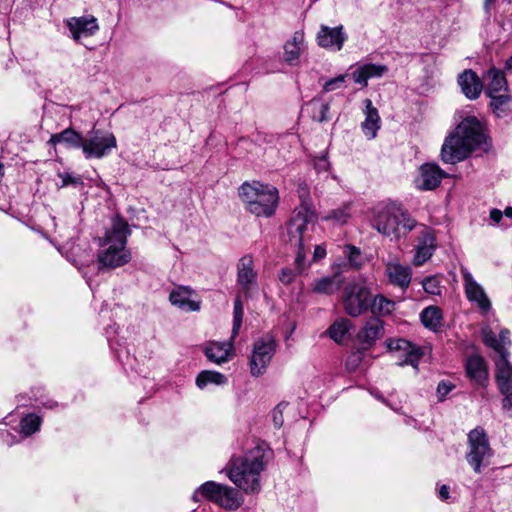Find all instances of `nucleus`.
Instances as JSON below:
<instances>
[{
	"label": "nucleus",
	"instance_id": "16",
	"mask_svg": "<svg viewBox=\"0 0 512 512\" xmlns=\"http://www.w3.org/2000/svg\"><path fill=\"white\" fill-rule=\"evenodd\" d=\"M66 25L76 41L81 37L92 36L99 30L97 19L92 15L71 17L66 20Z\"/></svg>",
	"mask_w": 512,
	"mask_h": 512
},
{
	"label": "nucleus",
	"instance_id": "41",
	"mask_svg": "<svg viewBox=\"0 0 512 512\" xmlns=\"http://www.w3.org/2000/svg\"><path fill=\"white\" fill-rule=\"evenodd\" d=\"M491 98V108L493 109V112L498 117H503L507 113V107L508 103L510 101V97L504 93V94H494V95H488Z\"/></svg>",
	"mask_w": 512,
	"mask_h": 512
},
{
	"label": "nucleus",
	"instance_id": "10",
	"mask_svg": "<svg viewBox=\"0 0 512 512\" xmlns=\"http://www.w3.org/2000/svg\"><path fill=\"white\" fill-rule=\"evenodd\" d=\"M116 146L117 141L113 133L94 129L83 138L82 151L86 158H102Z\"/></svg>",
	"mask_w": 512,
	"mask_h": 512
},
{
	"label": "nucleus",
	"instance_id": "38",
	"mask_svg": "<svg viewBox=\"0 0 512 512\" xmlns=\"http://www.w3.org/2000/svg\"><path fill=\"white\" fill-rule=\"evenodd\" d=\"M227 383V378L224 374L216 371H202L196 378V385L203 389L208 384L224 385Z\"/></svg>",
	"mask_w": 512,
	"mask_h": 512
},
{
	"label": "nucleus",
	"instance_id": "36",
	"mask_svg": "<svg viewBox=\"0 0 512 512\" xmlns=\"http://www.w3.org/2000/svg\"><path fill=\"white\" fill-rule=\"evenodd\" d=\"M352 328V323L347 318H339L337 319L328 329V334L332 340L336 343H342L350 329Z\"/></svg>",
	"mask_w": 512,
	"mask_h": 512
},
{
	"label": "nucleus",
	"instance_id": "35",
	"mask_svg": "<svg viewBox=\"0 0 512 512\" xmlns=\"http://www.w3.org/2000/svg\"><path fill=\"white\" fill-rule=\"evenodd\" d=\"M396 303L382 294L371 296L369 309L374 315L387 316L395 310Z\"/></svg>",
	"mask_w": 512,
	"mask_h": 512
},
{
	"label": "nucleus",
	"instance_id": "26",
	"mask_svg": "<svg viewBox=\"0 0 512 512\" xmlns=\"http://www.w3.org/2000/svg\"><path fill=\"white\" fill-rule=\"evenodd\" d=\"M509 356H498L495 360L496 382L500 392H508L512 388V366Z\"/></svg>",
	"mask_w": 512,
	"mask_h": 512
},
{
	"label": "nucleus",
	"instance_id": "15",
	"mask_svg": "<svg viewBox=\"0 0 512 512\" xmlns=\"http://www.w3.org/2000/svg\"><path fill=\"white\" fill-rule=\"evenodd\" d=\"M445 177H447V174L436 163H424L419 168L415 185L423 191L434 190Z\"/></svg>",
	"mask_w": 512,
	"mask_h": 512
},
{
	"label": "nucleus",
	"instance_id": "37",
	"mask_svg": "<svg viewBox=\"0 0 512 512\" xmlns=\"http://www.w3.org/2000/svg\"><path fill=\"white\" fill-rule=\"evenodd\" d=\"M423 325L433 331L441 327L442 315L438 307L429 306L425 308L420 315Z\"/></svg>",
	"mask_w": 512,
	"mask_h": 512
},
{
	"label": "nucleus",
	"instance_id": "8",
	"mask_svg": "<svg viewBox=\"0 0 512 512\" xmlns=\"http://www.w3.org/2000/svg\"><path fill=\"white\" fill-rule=\"evenodd\" d=\"M492 456L493 450L484 429L477 427L471 430L468 433V451L465 458L473 471L481 473L482 468L490 465Z\"/></svg>",
	"mask_w": 512,
	"mask_h": 512
},
{
	"label": "nucleus",
	"instance_id": "24",
	"mask_svg": "<svg viewBox=\"0 0 512 512\" xmlns=\"http://www.w3.org/2000/svg\"><path fill=\"white\" fill-rule=\"evenodd\" d=\"M458 84L461 91L468 99L475 100L481 94L482 82L477 74L471 69H467L459 75Z\"/></svg>",
	"mask_w": 512,
	"mask_h": 512
},
{
	"label": "nucleus",
	"instance_id": "60",
	"mask_svg": "<svg viewBox=\"0 0 512 512\" xmlns=\"http://www.w3.org/2000/svg\"><path fill=\"white\" fill-rule=\"evenodd\" d=\"M59 238H60L62 241H64L65 235H64L63 233L59 232Z\"/></svg>",
	"mask_w": 512,
	"mask_h": 512
},
{
	"label": "nucleus",
	"instance_id": "4",
	"mask_svg": "<svg viewBox=\"0 0 512 512\" xmlns=\"http://www.w3.org/2000/svg\"><path fill=\"white\" fill-rule=\"evenodd\" d=\"M129 234L128 223L119 216L113 217L110 228L99 239L101 249L97 260L100 268L114 269L130 262L131 252L126 247Z\"/></svg>",
	"mask_w": 512,
	"mask_h": 512
},
{
	"label": "nucleus",
	"instance_id": "53",
	"mask_svg": "<svg viewBox=\"0 0 512 512\" xmlns=\"http://www.w3.org/2000/svg\"><path fill=\"white\" fill-rule=\"evenodd\" d=\"M326 255V250L324 247L322 246H315V249H314V254H313V260L314 261H319L321 259H323Z\"/></svg>",
	"mask_w": 512,
	"mask_h": 512
},
{
	"label": "nucleus",
	"instance_id": "27",
	"mask_svg": "<svg viewBox=\"0 0 512 512\" xmlns=\"http://www.w3.org/2000/svg\"><path fill=\"white\" fill-rule=\"evenodd\" d=\"M384 334V324L379 318L373 317L366 321L358 333L361 342L371 345Z\"/></svg>",
	"mask_w": 512,
	"mask_h": 512
},
{
	"label": "nucleus",
	"instance_id": "20",
	"mask_svg": "<svg viewBox=\"0 0 512 512\" xmlns=\"http://www.w3.org/2000/svg\"><path fill=\"white\" fill-rule=\"evenodd\" d=\"M465 368L470 380L482 387L487 385L489 374L483 357L479 355L470 356L466 361Z\"/></svg>",
	"mask_w": 512,
	"mask_h": 512
},
{
	"label": "nucleus",
	"instance_id": "55",
	"mask_svg": "<svg viewBox=\"0 0 512 512\" xmlns=\"http://www.w3.org/2000/svg\"><path fill=\"white\" fill-rule=\"evenodd\" d=\"M67 259L69 261H71L75 266H77L78 268L82 267V266H85L87 265L90 261H92V258H89V259H85V260H82V259H76V258H73L71 255H66Z\"/></svg>",
	"mask_w": 512,
	"mask_h": 512
},
{
	"label": "nucleus",
	"instance_id": "40",
	"mask_svg": "<svg viewBox=\"0 0 512 512\" xmlns=\"http://www.w3.org/2000/svg\"><path fill=\"white\" fill-rule=\"evenodd\" d=\"M483 342L486 346L492 348L497 352L498 356H509V352L507 349H503V345L499 344L498 338L495 333L489 329L485 328L482 331Z\"/></svg>",
	"mask_w": 512,
	"mask_h": 512
},
{
	"label": "nucleus",
	"instance_id": "32",
	"mask_svg": "<svg viewBox=\"0 0 512 512\" xmlns=\"http://www.w3.org/2000/svg\"><path fill=\"white\" fill-rule=\"evenodd\" d=\"M487 88L486 93L488 95L499 94L500 92L507 91V81L504 74L495 68H491L487 71Z\"/></svg>",
	"mask_w": 512,
	"mask_h": 512
},
{
	"label": "nucleus",
	"instance_id": "17",
	"mask_svg": "<svg viewBox=\"0 0 512 512\" xmlns=\"http://www.w3.org/2000/svg\"><path fill=\"white\" fill-rule=\"evenodd\" d=\"M346 38L347 37L343 32L342 26L330 28L326 25H322L317 34V42L319 46L333 51H339Z\"/></svg>",
	"mask_w": 512,
	"mask_h": 512
},
{
	"label": "nucleus",
	"instance_id": "7",
	"mask_svg": "<svg viewBox=\"0 0 512 512\" xmlns=\"http://www.w3.org/2000/svg\"><path fill=\"white\" fill-rule=\"evenodd\" d=\"M372 283L359 276L347 282L342 289L341 303L344 312L353 318L359 317L369 310Z\"/></svg>",
	"mask_w": 512,
	"mask_h": 512
},
{
	"label": "nucleus",
	"instance_id": "25",
	"mask_svg": "<svg viewBox=\"0 0 512 512\" xmlns=\"http://www.w3.org/2000/svg\"><path fill=\"white\" fill-rule=\"evenodd\" d=\"M386 275L393 285L407 288L411 281L412 271L407 265L398 262H389L386 265Z\"/></svg>",
	"mask_w": 512,
	"mask_h": 512
},
{
	"label": "nucleus",
	"instance_id": "43",
	"mask_svg": "<svg viewBox=\"0 0 512 512\" xmlns=\"http://www.w3.org/2000/svg\"><path fill=\"white\" fill-rule=\"evenodd\" d=\"M233 327H232V333L231 337L235 338L242 325V319H243V305L241 302L240 295L237 296V298L234 301V311H233Z\"/></svg>",
	"mask_w": 512,
	"mask_h": 512
},
{
	"label": "nucleus",
	"instance_id": "45",
	"mask_svg": "<svg viewBox=\"0 0 512 512\" xmlns=\"http://www.w3.org/2000/svg\"><path fill=\"white\" fill-rule=\"evenodd\" d=\"M346 75H339L325 82L323 85L324 92L334 91L342 86L345 82Z\"/></svg>",
	"mask_w": 512,
	"mask_h": 512
},
{
	"label": "nucleus",
	"instance_id": "42",
	"mask_svg": "<svg viewBox=\"0 0 512 512\" xmlns=\"http://www.w3.org/2000/svg\"><path fill=\"white\" fill-rule=\"evenodd\" d=\"M342 253L347 257L350 267L358 269L362 266L361 251L356 246L350 244L344 245Z\"/></svg>",
	"mask_w": 512,
	"mask_h": 512
},
{
	"label": "nucleus",
	"instance_id": "58",
	"mask_svg": "<svg viewBox=\"0 0 512 512\" xmlns=\"http://www.w3.org/2000/svg\"><path fill=\"white\" fill-rule=\"evenodd\" d=\"M43 405L49 409L55 408L58 404L55 401L49 400L48 402L43 403Z\"/></svg>",
	"mask_w": 512,
	"mask_h": 512
},
{
	"label": "nucleus",
	"instance_id": "51",
	"mask_svg": "<svg viewBox=\"0 0 512 512\" xmlns=\"http://www.w3.org/2000/svg\"><path fill=\"white\" fill-rule=\"evenodd\" d=\"M314 166L318 172H322L328 171L330 164L328 162L327 157L325 155H322L315 160Z\"/></svg>",
	"mask_w": 512,
	"mask_h": 512
},
{
	"label": "nucleus",
	"instance_id": "50",
	"mask_svg": "<svg viewBox=\"0 0 512 512\" xmlns=\"http://www.w3.org/2000/svg\"><path fill=\"white\" fill-rule=\"evenodd\" d=\"M294 277H295L294 272L289 268H285V269L281 270V273L279 275V280L283 284L288 285L294 280Z\"/></svg>",
	"mask_w": 512,
	"mask_h": 512
},
{
	"label": "nucleus",
	"instance_id": "22",
	"mask_svg": "<svg viewBox=\"0 0 512 512\" xmlns=\"http://www.w3.org/2000/svg\"><path fill=\"white\" fill-rule=\"evenodd\" d=\"M233 339L226 342H210L204 349V353L209 361L215 364L227 362L233 355Z\"/></svg>",
	"mask_w": 512,
	"mask_h": 512
},
{
	"label": "nucleus",
	"instance_id": "46",
	"mask_svg": "<svg viewBox=\"0 0 512 512\" xmlns=\"http://www.w3.org/2000/svg\"><path fill=\"white\" fill-rule=\"evenodd\" d=\"M454 385L449 381H440L437 385V395L440 401L444 400L447 394H449L453 389Z\"/></svg>",
	"mask_w": 512,
	"mask_h": 512
},
{
	"label": "nucleus",
	"instance_id": "56",
	"mask_svg": "<svg viewBox=\"0 0 512 512\" xmlns=\"http://www.w3.org/2000/svg\"><path fill=\"white\" fill-rule=\"evenodd\" d=\"M502 217H503V212L501 210L495 208L490 211V219L494 223L498 224L501 221Z\"/></svg>",
	"mask_w": 512,
	"mask_h": 512
},
{
	"label": "nucleus",
	"instance_id": "9",
	"mask_svg": "<svg viewBox=\"0 0 512 512\" xmlns=\"http://www.w3.org/2000/svg\"><path fill=\"white\" fill-rule=\"evenodd\" d=\"M276 351V341L271 335H264L254 342L249 361L250 373L253 377L263 375Z\"/></svg>",
	"mask_w": 512,
	"mask_h": 512
},
{
	"label": "nucleus",
	"instance_id": "13",
	"mask_svg": "<svg viewBox=\"0 0 512 512\" xmlns=\"http://www.w3.org/2000/svg\"><path fill=\"white\" fill-rule=\"evenodd\" d=\"M237 285L239 292L248 298L257 290V273L251 255H244L237 264Z\"/></svg>",
	"mask_w": 512,
	"mask_h": 512
},
{
	"label": "nucleus",
	"instance_id": "19",
	"mask_svg": "<svg viewBox=\"0 0 512 512\" xmlns=\"http://www.w3.org/2000/svg\"><path fill=\"white\" fill-rule=\"evenodd\" d=\"M306 48L303 33L295 32L292 39L284 45L283 61L289 66L299 65L300 57Z\"/></svg>",
	"mask_w": 512,
	"mask_h": 512
},
{
	"label": "nucleus",
	"instance_id": "12",
	"mask_svg": "<svg viewBox=\"0 0 512 512\" xmlns=\"http://www.w3.org/2000/svg\"><path fill=\"white\" fill-rule=\"evenodd\" d=\"M413 231H416L418 235V244L416 245V253L413 257V264L420 266L432 257L436 248V237L433 229L419 222Z\"/></svg>",
	"mask_w": 512,
	"mask_h": 512
},
{
	"label": "nucleus",
	"instance_id": "23",
	"mask_svg": "<svg viewBox=\"0 0 512 512\" xmlns=\"http://www.w3.org/2000/svg\"><path fill=\"white\" fill-rule=\"evenodd\" d=\"M388 71V67L381 64L367 63L358 66L352 73L353 81L363 87L368 85V80L381 78Z\"/></svg>",
	"mask_w": 512,
	"mask_h": 512
},
{
	"label": "nucleus",
	"instance_id": "44",
	"mask_svg": "<svg viewBox=\"0 0 512 512\" xmlns=\"http://www.w3.org/2000/svg\"><path fill=\"white\" fill-rule=\"evenodd\" d=\"M423 289L425 292L432 294V295H438L440 294V282L436 277H427L422 282Z\"/></svg>",
	"mask_w": 512,
	"mask_h": 512
},
{
	"label": "nucleus",
	"instance_id": "28",
	"mask_svg": "<svg viewBox=\"0 0 512 512\" xmlns=\"http://www.w3.org/2000/svg\"><path fill=\"white\" fill-rule=\"evenodd\" d=\"M243 503L242 494L233 487L222 485L216 504L229 510L238 509Z\"/></svg>",
	"mask_w": 512,
	"mask_h": 512
},
{
	"label": "nucleus",
	"instance_id": "11",
	"mask_svg": "<svg viewBox=\"0 0 512 512\" xmlns=\"http://www.w3.org/2000/svg\"><path fill=\"white\" fill-rule=\"evenodd\" d=\"M386 346L389 352L395 354V357L400 360L399 366L411 365L418 369V363L423 354L421 348L402 338L388 339Z\"/></svg>",
	"mask_w": 512,
	"mask_h": 512
},
{
	"label": "nucleus",
	"instance_id": "39",
	"mask_svg": "<svg viewBox=\"0 0 512 512\" xmlns=\"http://www.w3.org/2000/svg\"><path fill=\"white\" fill-rule=\"evenodd\" d=\"M41 423L42 420L38 415L30 413L20 421V432L23 436L28 437L40 429Z\"/></svg>",
	"mask_w": 512,
	"mask_h": 512
},
{
	"label": "nucleus",
	"instance_id": "57",
	"mask_svg": "<svg viewBox=\"0 0 512 512\" xmlns=\"http://www.w3.org/2000/svg\"><path fill=\"white\" fill-rule=\"evenodd\" d=\"M449 486L448 485H442L440 488H439V492H438V495H439V498L441 500H448L450 498V495H449Z\"/></svg>",
	"mask_w": 512,
	"mask_h": 512
},
{
	"label": "nucleus",
	"instance_id": "48",
	"mask_svg": "<svg viewBox=\"0 0 512 512\" xmlns=\"http://www.w3.org/2000/svg\"><path fill=\"white\" fill-rule=\"evenodd\" d=\"M59 177L62 180L61 187H66L68 185L78 186L83 184L80 177H75L69 173H60Z\"/></svg>",
	"mask_w": 512,
	"mask_h": 512
},
{
	"label": "nucleus",
	"instance_id": "1",
	"mask_svg": "<svg viewBox=\"0 0 512 512\" xmlns=\"http://www.w3.org/2000/svg\"><path fill=\"white\" fill-rule=\"evenodd\" d=\"M271 451L263 444L256 445L243 455L233 456L228 464L229 479L245 493L261 489V474L265 470Z\"/></svg>",
	"mask_w": 512,
	"mask_h": 512
},
{
	"label": "nucleus",
	"instance_id": "3",
	"mask_svg": "<svg viewBox=\"0 0 512 512\" xmlns=\"http://www.w3.org/2000/svg\"><path fill=\"white\" fill-rule=\"evenodd\" d=\"M417 221L402 204L387 200L370 210V224L378 233L396 240L406 238L417 225Z\"/></svg>",
	"mask_w": 512,
	"mask_h": 512
},
{
	"label": "nucleus",
	"instance_id": "5",
	"mask_svg": "<svg viewBox=\"0 0 512 512\" xmlns=\"http://www.w3.org/2000/svg\"><path fill=\"white\" fill-rule=\"evenodd\" d=\"M314 222V209L310 206H298L287 225L289 243L297 249L295 264L300 271L304 269L306 247L309 248Z\"/></svg>",
	"mask_w": 512,
	"mask_h": 512
},
{
	"label": "nucleus",
	"instance_id": "30",
	"mask_svg": "<svg viewBox=\"0 0 512 512\" xmlns=\"http://www.w3.org/2000/svg\"><path fill=\"white\" fill-rule=\"evenodd\" d=\"M58 143H64L73 148H81L83 137L71 128H67L60 133L52 134L48 144L55 146Z\"/></svg>",
	"mask_w": 512,
	"mask_h": 512
},
{
	"label": "nucleus",
	"instance_id": "47",
	"mask_svg": "<svg viewBox=\"0 0 512 512\" xmlns=\"http://www.w3.org/2000/svg\"><path fill=\"white\" fill-rule=\"evenodd\" d=\"M297 192H298V195H299V198L301 201L299 206H310L311 208H313V206L310 202L309 189H308L307 185L299 184Z\"/></svg>",
	"mask_w": 512,
	"mask_h": 512
},
{
	"label": "nucleus",
	"instance_id": "34",
	"mask_svg": "<svg viewBox=\"0 0 512 512\" xmlns=\"http://www.w3.org/2000/svg\"><path fill=\"white\" fill-rule=\"evenodd\" d=\"M341 283L342 280L338 274L325 276L315 281L312 290L318 294L331 295L340 288Z\"/></svg>",
	"mask_w": 512,
	"mask_h": 512
},
{
	"label": "nucleus",
	"instance_id": "61",
	"mask_svg": "<svg viewBox=\"0 0 512 512\" xmlns=\"http://www.w3.org/2000/svg\"><path fill=\"white\" fill-rule=\"evenodd\" d=\"M510 61L512 62V56H511V58H510Z\"/></svg>",
	"mask_w": 512,
	"mask_h": 512
},
{
	"label": "nucleus",
	"instance_id": "21",
	"mask_svg": "<svg viewBox=\"0 0 512 512\" xmlns=\"http://www.w3.org/2000/svg\"><path fill=\"white\" fill-rule=\"evenodd\" d=\"M193 291L185 286H179L170 292L169 300L172 305L186 312H194L200 309V301L192 299Z\"/></svg>",
	"mask_w": 512,
	"mask_h": 512
},
{
	"label": "nucleus",
	"instance_id": "59",
	"mask_svg": "<svg viewBox=\"0 0 512 512\" xmlns=\"http://www.w3.org/2000/svg\"><path fill=\"white\" fill-rule=\"evenodd\" d=\"M503 215H505L508 218H512V207H506L503 211Z\"/></svg>",
	"mask_w": 512,
	"mask_h": 512
},
{
	"label": "nucleus",
	"instance_id": "49",
	"mask_svg": "<svg viewBox=\"0 0 512 512\" xmlns=\"http://www.w3.org/2000/svg\"><path fill=\"white\" fill-rule=\"evenodd\" d=\"M286 407V405L284 404H279L277 405L274 410L272 411V418H273V423H274V426L276 428H280L282 427L283 423H284V419H283V409Z\"/></svg>",
	"mask_w": 512,
	"mask_h": 512
},
{
	"label": "nucleus",
	"instance_id": "52",
	"mask_svg": "<svg viewBox=\"0 0 512 512\" xmlns=\"http://www.w3.org/2000/svg\"><path fill=\"white\" fill-rule=\"evenodd\" d=\"M509 335H510V332L507 329H503L499 333L498 341H499V344L503 345V349H507V347L510 346V344H511Z\"/></svg>",
	"mask_w": 512,
	"mask_h": 512
},
{
	"label": "nucleus",
	"instance_id": "2",
	"mask_svg": "<svg viewBox=\"0 0 512 512\" xmlns=\"http://www.w3.org/2000/svg\"><path fill=\"white\" fill-rule=\"evenodd\" d=\"M484 141L485 135L481 123L476 117H466L458 124L455 131L446 137L441 148V159L448 164L463 161Z\"/></svg>",
	"mask_w": 512,
	"mask_h": 512
},
{
	"label": "nucleus",
	"instance_id": "18",
	"mask_svg": "<svg viewBox=\"0 0 512 512\" xmlns=\"http://www.w3.org/2000/svg\"><path fill=\"white\" fill-rule=\"evenodd\" d=\"M365 120L361 123V129L363 134L368 140H372L377 136V133L381 127V118L376 107L373 106L370 99L364 100Z\"/></svg>",
	"mask_w": 512,
	"mask_h": 512
},
{
	"label": "nucleus",
	"instance_id": "54",
	"mask_svg": "<svg viewBox=\"0 0 512 512\" xmlns=\"http://www.w3.org/2000/svg\"><path fill=\"white\" fill-rule=\"evenodd\" d=\"M505 397L503 399V407L506 409L512 408V388L508 392H501Z\"/></svg>",
	"mask_w": 512,
	"mask_h": 512
},
{
	"label": "nucleus",
	"instance_id": "14",
	"mask_svg": "<svg viewBox=\"0 0 512 512\" xmlns=\"http://www.w3.org/2000/svg\"><path fill=\"white\" fill-rule=\"evenodd\" d=\"M461 274L467 300L475 304L481 312H489L491 309V301L483 286L474 279L472 274L466 268H461Z\"/></svg>",
	"mask_w": 512,
	"mask_h": 512
},
{
	"label": "nucleus",
	"instance_id": "31",
	"mask_svg": "<svg viewBox=\"0 0 512 512\" xmlns=\"http://www.w3.org/2000/svg\"><path fill=\"white\" fill-rule=\"evenodd\" d=\"M223 484H219L214 481H207L200 485L193 493L192 499L195 502L202 501L204 499L210 500L216 503V500L221 492Z\"/></svg>",
	"mask_w": 512,
	"mask_h": 512
},
{
	"label": "nucleus",
	"instance_id": "6",
	"mask_svg": "<svg viewBox=\"0 0 512 512\" xmlns=\"http://www.w3.org/2000/svg\"><path fill=\"white\" fill-rule=\"evenodd\" d=\"M239 196L246 209L257 217L272 216L279 200L275 187L257 181L243 183L239 189Z\"/></svg>",
	"mask_w": 512,
	"mask_h": 512
},
{
	"label": "nucleus",
	"instance_id": "29",
	"mask_svg": "<svg viewBox=\"0 0 512 512\" xmlns=\"http://www.w3.org/2000/svg\"><path fill=\"white\" fill-rule=\"evenodd\" d=\"M353 216V204L347 202L341 206L329 210L323 217V221L332 222L335 225L347 224Z\"/></svg>",
	"mask_w": 512,
	"mask_h": 512
},
{
	"label": "nucleus",
	"instance_id": "33",
	"mask_svg": "<svg viewBox=\"0 0 512 512\" xmlns=\"http://www.w3.org/2000/svg\"><path fill=\"white\" fill-rule=\"evenodd\" d=\"M313 121L323 123L331 119L329 114L330 105L320 98H314L307 103Z\"/></svg>",
	"mask_w": 512,
	"mask_h": 512
}]
</instances>
